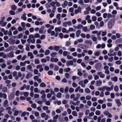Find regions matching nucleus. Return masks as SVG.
Masks as SVG:
<instances>
[{
    "mask_svg": "<svg viewBox=\"0 0 122 122\" xmlns=\"http://www.w3.org/2000/svg\"><path fill=\"white\" fill-rule=\"evenodd\" d=\"M57 54V53L56 52H54L51 53V57H56Z\"/></svg>",
    "mask_w": 122,
    "mask_h": 122,
    "instance_id": "20",
    "label": "nucleus"
},
{
    "mask_svg": "<svg viewBox=\"0 0 122 122\" xmlns=\"http://www.w3.org/2000/svg\"><path fill=\"white\" fill-rule=\"evenodd\" d=\"M91 38L92 39V41H95L96 44L97 43V38L94 35H92V36Z\"/></svg>",
    "mask_w": 122,
    "mask_h": 122,
    "instance_id": "5",
    "label": "nucleus"
},
{
    "mask_svg": "<svg viewBox=\"0 0 122 122\" xmlns=\"http://www.w3.org/2000/svg\"><path fill=\"white\" fill-rule=\"evenodd\" d=\"M4 46L5 48L8 47L9 46V45L6 42H5L4 43Z\"/></svg>",
    "mask_w": 122,
    "mask_h": 122,
    "instance_id": "48",
    "label": "nucleus"
},
{
    "mask_svg": "<svg viewBox=\"0 0 122 122\" xmlns=\"http://www.w3.org/2000/svg\"><path fill=\"white\" fill-rule=\"evenodd\" d=\"M7 87L5 86H4L3 87L2 91L4 92H7Z\"/></svg>",
    "mask_w": 122,
    "mask_h": 122,
    "instance_id": "18",
    "label": "nucleus"
},
{
    "mask_svg": "<svg viewBox=\"0 0 122 122\" xmlns=\"http://www.w3.org/2000/svg\"><path fill=\"white\" fill-rule=\"evenodd\" d=\"M35 63L36 64H39L40 63V61L38 59H36L35 60Z\"/></svg>",
    "mask_w": 122,
    "mask_h": 122,
    "instance_id": "36",
    "label": "nucleus"
},
{
    "mask_svg": "<svg viewBox=\"0 0 122 122\" xmlns=\"http://www.w3.org/2000/svg\"><path fill=\"white\" fill-rule=\"evenodd\" d=\"M102 83L101 81L100 80L97 81L96 82V85L97 86H100Z\"/></svg>",
    "mask_w": 122,
    "mask_h": 122,
    "instance_id": "16",
    "label": "nucleus"
},
{
    "mask_svg": "<svg viewBox=\"0 0 122 122\" xmlns=\"http://www.w3.org/2000/svg\"><path fill=\"white\" fill-rule=\"evenodd\" d=\"M46 8L47 9L50 8L51 7L50 4H49L48 3H47L46 4Z\"/></svg>",
    "mask_w": 122,
    "mask_h": 122,
    "instance_id": "47",
    "label": "nucleus"
},
{
    "mask_svg": "<svg viewBox=\"0 0 122 122\" xmlns=\"http://www.w3.org/2000/svg\"><path fill=\"white\" fill-rule=\"evenodd\" d=\"M115 15H112L110 13H108V14L107 17L108 18H110L114 17Z\"/></svg>",
    "mask_w": 122,
    "mask_h": 122,
    "instance_id": "19",
    "label": "nucleus"
},
{
    "mask_svg": "<svg viewBox=\"0 0 122 122\" xmlns=\"http://www.w3.org/2000/svg\"><path fill=\"white\" fill-rule=\"evenodd\" d=\"M17 73L16 71H14L13 72V75L14 77H15L17 76Z\"/></svg>",
    "mask_w": 122,
    "mask_h": 122,
    "instance_id": "43",
    "label": "nucleus"
},
{
    "mask_svg": "<svg viewBox=\"0 0 122 122\" xmlns=\"http://www.w3.org/2000/svg\"><path fill=\"white\" fill-rule=\"evenodd\" d=\"M31 107L33 108H36V104L33 103L31 105Z\"/></svg>",
    "mask_w": 122,
    "mask_h": 122,
    "instance_id": "44",
    "label": "nucleus"
},
{
    "mask_svg": "<svg viewBox=\"0 0 122 122\" xmlns=\"http://www.w3.org/2000/svg\"><path fill=\"white\" fill-rule=\"evenodd\" d=\"M78 46L83 49L88 48L87 46L85 44H79L78 45Z\"/></svg>",
    "mask_w": 122,
    "mask_h": 122,
    "instance_id": "3",
    "label": "nucleus"
},
{
    "mask_svg": "<svg viewBox=\"0 0 122 122\" xmlns=\"http://www.w3.org/2000/svg\"><path fill=\"white\" fill-rule=\"evenodd\" d=\"M73 64V61L72 60L67 61L66 62V65L67 66H68L70 65H72Z\"/></svg>",
    "mask_w": 122,
    "mask_h": 122,
    "instance_id": "6",
    "label": "nucleus"
},
{
    "mask_svg": "<svg viewBox=\"0 0 122 122\" xmlns=\"http://www.w3.org/2000/svg\"><path fill=\"white\" fill-rule=\"evenodd\" d=\"M18 113L19 111L17 110H15V111L14 115L15 116H16L18 115Z\"/></svg>",
    "mask_w": 122,
    "mask_h": 122,
    "instance_id": "40",
    "label": "nucleus"
},
{
    "mask_svg": "<svg viewBox=\"0 0 122 122\" xmlns=\"http://www.w3.org/2000/svg\"><path fill=\"white\" fill-rule=\"evenodd\" d=\"M41 67H42V66L41 65H38L36 66V68L37 69H39V68H41Z\"/></svg>",
    "mask_w": 122,
    "mask_h": 122,
    "instance_id": "56",
    "label": "nucleus"
},
{
    "mask_svg": "<svg viewBox=\"0 0 122 122\" xmlns=\"http://www.w3.org/2000/svg\"><path fill=\"white\" fill-rule=\"evenodd\" d=\"M95 114L97 115H99L100 114V112L99 111L97 110L95 112Z\"/></svg>",
    "mask_w": 122,
    "mask_h": 122,
    "instance_id": "35",
    "label": "nucleus"
},
{
    "mask_svg": "<svg viewBox=\"0 0 122 122\" xmlns=\"http://www.w3.org/2000/svg\"><path fill=\"white\" fill-rule=\"evenodd\" d=\"M115 19L113 18L111 19L107 24L108 27L109 28L111 29L112 27L114 25L115 22Z\"/></svg>",
    "mask_w": 122,
    "mask_h": 122,
    "instance_id": "1",
    "label": "nucleus"
},
{
    "mask_svg": "<svg viewBox=\"0 0 122 122\" xmlns=\"http://www.w3.org/2000/svg\"><path fill=\"white\" fill-rule=\"evenodd\" d=\"M69 90V87L68 86H66L65 88L64 89L65 91V92H66V93H67L68 92V91Z\"/></svg>",
    "mask_w": 122,
    "mask_h": 122,
    "instance_id": "32",
    "label": "nucleus"
},
{
    "mask_svg": "<svg viewBox=\"0 0 122 122\" xmlns=\"http://www.w3.org/2000/svg\"><path fill=\"white\" fill-rule=\"evenodd\" d=\"M40 36V35L38 33H36L35 35L34 36L33 38H38Z\"/></svg>",
    "mask_w": 122,
    "mask_h": 122,
    "instance_id": "29",
    "label": "nucleus"
},
{
    "mask_svg": "<svg viewBox=\"0 0 122 122\" xmlns=\"http://www.w3.org/2000/svg\"><path fill=\"white\" fill-rule=\"evenodd\" d=\"M14 93H11L9 97V98L10 100H12L14 97Z\"/></svg>",
    "mask_w": 122,
    "mask_h": 122,
    "instance_id": "7",
    "label": "nucleus"
},
{
    "mask_svg": "<svg viewBox=\"0 0 122 122\" xmlns=\"http://www.w3.org/2000/svg\"><path fill=\"white\" fill-rule=\"evenodd\" d=\"M56 4V6L58 7L60 6L61 5L60 3L57 1H55Z\"/></svg>",
    "mask_w": 122,
    "mask_h": 122,
    "instance_id": "63",
    "label": "nucleus"
},
{
    "mask_svg": "<svg viewBox=\"0 0 122 122\" xmlns=\"http://www.w3.org/2000/svg\"><path fill=\"white\" fill-rule=\"evenodd\" d=\"M70 69L69 67L67 68L65 70V69H64V70L66 72H68L70 71Z\"/></svg>",
    "mask_w": 122,
    "mask_h": 122,
    "instance_id": "53",
    "label": "nucleus"
},
{
    "mask_svg": "<svg viewBox=\"0 0 122 122\" xmlns=\"http://www.w3.org/2000/svg\"><path fill=\"white\" fill-rule=\"evenodd\" d=\"M100 52L99 51H97L95 53L94 55L96 56H98L99 55Z\"/></svg>",
    "mask_w": 122,
    "mask_h": 122,
    "instance_id": "34",
    "label": "nucleus"
},
{
    "mask_svg": "<svg viewBox=\"0 0 122 122\" xmlns=\"http://www.w3.org/2000/svg\"><path fill=\"white\" fill-rule=\"evenodd\" d=\"M54 48L53 49V50H55L56 51H57L59 50L60 49L59 46H54Z\"/></svg>",
    "mask_w": 122,
    "mask_h": 122,
    "instance_id": "15",
    "label": "nucleus"
},
{
    "mask_svg": "<svg viewBox=\"0 0 122 122\" xmlns=\"http://www.w3.org/2000/svg\"><path fill=\"white\" fill-rule=\"evenodd\" d=\"M23 36L22 34L21 33L18 35L17 38L19 39L20 38L22 37Z\"/></svg>",
    "mask_w": 122,
    "mask_h": 122,
    "instance_id": "39",
    "label": "nucleus"
},
{
    "mask_svg": "<svg viewBox=\"0 0 122 122\" xmlns=\"http://www.w3.org/2000/svg\"><path fill=\"white\" fill-rule=\"evenodd\" d=\"M92 19L93 21H95L97 20L96 17L95 16H93L92 17Z\"/></svg>",
    "mask_w": 122,
    "mask_h": 122,
    "instance_id": "41",
    "label": "nucleus"
},
{
    "mask_svg": "<svg viewBox=\"0 0 122 122\" xmlns=\"http://www.w3.org/2000/svg\"><path fill=\"white\" fill-rule=\"evenodd\" d=\"M11 43L12 45H14L15 43V40L13 39L11 40Z\"/></svg>",
    "mask_w": 122,
    "mask_h": 122,
    "instance_id": "59",
    "label": "nucleus"
},
{
    "mask_svg": "<svg viewBox=\"0 0 122 122\" xmlns=\"http://www.w3.org/2000/svg\"><path fill=\"white\" fill-rule=\"evenodd\" d=\"M115 43L116 44L118 43H122V38H120L116 40Z\"/></svg>",
    "mask_w": 122,
    "mask_h": 122,
    "instance_id": "9",
    "label": "nucleus"
},
{
    "mask_svg": "<svg viewBox=\"0 0 122 122\" xmlns=\"http://www.w3.org/2000/svg\"><path fill=\"white\" fill-rule=\"evenodd\" d=\"M72 85L74 87H76L77 86V84L74 82L72 83Z\"/></svg>",
    "mask_w": 122,
    "mask_h": 122,
    "instance_id": "54",
    "label": "nucleus"
},
{
    "mask_svg": "<svg viewBox=\"0 0 122 122\" xmlns=\"http://www.w3.org/2000/svg\"><path fill=\"white\" fill-rule=\"evenodd\" d=\"M81 32V30H78L77 31L76 33V36L77 37H79L80 35V34Z\"/></svg>",
    "mask_w": 122,
    "mask_h": 122,
    "instance_id": "11",
    "label": "nucleus"
},
{
    "mask_svg": "<svg viewBox=\"0 0 122 122\" xmlns=\"http://www.w3.org/2000/svg\"><path fill=\"white\" fill-rule=\"evenodd\" d=\"M74 11V9L72 7H71L69 9V11L70 12L72 13Z\"/></svg>",
    "mask_w": 122,
    "mask_h": 122,
    "instance_id": "46",
    "label": "nucleus"
},
{
    "mask_svg": "<svg viewBox=\"0 0 122 122\" xmlns=\"http://www.w3.org/2000/svg\"><path fill=\"white\" fill-rule=\"evenodd\" d=\"M73 27L76 28L77 27V28L78 29H81L83 27V25L81 24H79L77 26H74Z\"/></svg>",
    "mask_w": 122,
    "mask_h": 122,
    "instance_id": "10",
    "label": "nucleus"
},
{
    "mask_svg": "<svg viewBox=\"0 0 122 122\" xmlns=\"http://www.w3.org/2000/svg\"><path fill=\"white\" fill-rule=\"evenodd\" d=\"M95 28V26L93 25H91L90 26V29L91 30H93Z\"/></svg>",
    "mask_w": 122,
    "mask_h": 122,
    "instance_id": "38",
    "label": "nucleus"
},
{
    "mask_svg": "<svg viewBox=\"0 0 122 122\" xmlns=\"http://www.w3.org/2000/svg\"><path fill=\"white\" fill-rule=\"evenodd\" d=\"M40 86L42 87H45L46 86V84L43 82H42L40 84Z\"/></svg>",
    "mask_w": 122,
    "mask_h": 122,
    "instance_id": "21",
    "label": "nucleus"
},
{
    "mask_svg": "<svg viewBox=\"0 0 122 122\" xmlns=\"http://www.w3.org/2000/svg\"><path fill=\"white\" fill-rule=\"evenodd\" d=\"M11 7V9L14 10H15L17 8L16 6L15 5H12Z\"/></svg>",
    "mask_w": 122,
    "mask_h": 122,
    "instance_id": "17",
    "label": "nucleus"
},
{
    "mask_svg": "<svg viewBox=\"0 0 122 122\" xmlns=\"http://www.w3.org/2000/svg\"><path fill=\"white\" fill-rule=\"evenodd\" d=\"M61 93L60 92H59L57 94L56 97L59 98H60L61 97Z\"/></svg>",
    "mask_w": 122,
    "mask_h": 122,
    "instance_id": "27",
    "label": "nucleus"
},
{
    "mask_svg": "<svg viewBox=\"0 0 122 122\" xmlns=\"http://www.w3.org/2000/svg\"><path fill=\"white\" fill-rule=\"evenodd\" d=\"M23 94L24 96L27 97L28 96L29 93L28 92H24Z\"/></svg>",
    "mask_w": 122,
    "mask_h": 122,
    "instance_id": "55",
    "label": "nucleus"
},
{
    "mask_svg": "<svg viewBox=\"0 0 122 122\" xmlns=\"http://www.w3.org/2000/svg\"><path fill=\"white\" fill-rule=\"evenodd\" d=\"M77 74L79 76H81L82 75V73L80 71H78L77 73Z\"/></svg>",
    "mask_w": 122,
    "mask_h": 122,
    "instance_id": "64",
    "label": "nucleus"
},
{
    "mask_svg": "<svg viewBox=\"0 0 122 122\" xmlns=\"http://www.w3.org/2000/svg\"><path fill=\"white\" fill-rule=\"evenodd\" d=\"M101 64L100 63H98L95 65V66L96 69L98 71L100 70L101 68Z\"/></svg>",
    "mask_w": 122,
    "mask_h": 122,
    "instance_id": "2",
    "label": "nucleus"
},
{
    "mask_svg": "<svg viewBox=\"0 0 122 122\" xmlns=\"http://www.w3.org/2000/svg\"><path fill=\"white\" fill-rule=\"evenodd\" d=\"M48 108V107L46 106H44L43 107V109L44 110H47Z\"/></svg>",
    "mask_w": 122,
    "mask_h": 122,
    "instance_id": "60",
    "label": "nucleus"
},
{
    "mask_svg": "<svg viewBox=\"0 0 122 122\" xmlns=\"http://www.w3.org/2000/svg\"><path fill=\"white\" fill-rule=\"evenodd\" d=\"M26 14L24 13L23 15L22 16H21V18L23 20H26Z\"/></svg>",
    "mask_w": 122,
    "mask_h": 122,
    "instance_id": "13",
    "label": "nucleus"
},
{
    "mask_svg": "<svg viewBox=\"0 0 122 122\" xmlns=\"http://www.w3.org/2000/svg\"><path fill=\"white\" fill-rule=\"evenodd\" d=\"M75 34L74 33L71 34L70 35V36L71 37H72L73 38H75Z\"/></svg>",
    "mask_w": 122,
    "mask_h": 122,
    "instance_id": "45",
    "label": "nucleus"
},
{
    "mask_svg": "<svg viewBox=\"0 0 122 122\" xmlns=\"http://www.w3.org/2000/svg\"><path fill=\"white\" fill-rule=\"evenodd\" d=\"M71 44V42L68 41H67L66 42L65 46H69Z\"/></svg>",
    "mask_w": 122,
    "mask_h": 122,
    "instance_id": "24",
    "label": "nucleus"
},
{
    "mask_svg": "<svg viewBox=\"0 0 122 122\" xmlns=\"http://www.w3.org/2000/svg\"><path fill=\"white\" fill-rule=\"evenodd\" d=\"M61 14H58L56 15V18L58 20H60L61 17Z\"/></svg>",
    "mask_w": 122,
    "mask_h": 122,
    "instance_id": "31",
    "label": "nucleus"
},
{
    "mask_svg": "<svg viewBox=\"0 0 122 122\" xmlns=\"http://www.w3.org/2000/svg\"><path fill=\"white\" fill-rule=\"evenodd\" d=\"M82 30L85 32H86L87 30V27H86V26L84 27H83V28L82 29Z\"/></svg>",
    "mask_w": 122,
    "mask_h": 122,
    "instance_id": "51",
    "label": "nucleus"
},
{
    "mask_svg": "<svg viewBox=\"0 0 122 122\" xmlns=\"http://www.w3.org/2000/svg\"><path fill=\"white\" fill-rule=\"evenodd\" d=\"M14 52L13 51H11L8 54H7V56L9 58L13 57L14 56Z\"/></svg>",
    "mask_w": 122,
    "mask_h": 122,
    "instance_id": "4",
    "label": "nucleus"
},
{
    "mask_svg": "<svg viewBox=\"0 0 122 122\" xmlns=\"http://www.w3.org/2000/svg\"><path fill=\"white\" fill-rule=\"evenodd\" d=\"M104 23L103 21L100 22V25L101 27H102L104 25Z\"/></svg>",
    "mask_w": 122,
    "mask_h": 122,
    "instance_id": "57",
    "label": "nucleus"
},
{
    "mask_svg": "<svg viewBox=\"0 0 122 122\" xmlns=\"http://www.w3.org/2000/svg\"><path fill=\"white\" fill-rule=\"evenodd\" d=\"M59 36L61 39H62L63 38V35L62 33H60L59 34Z\"/></svg>",
    "mask_w": 122,
    "mask_h": 122,
    "instance_id": "42",
    "label": "nucleus"
},
{
    "mask_svg": "<svg viewBox=\"0 0 122 122\" xmlns=\"http://www.w3.org/2000/svg\"><path fill=\"white\" fill-rule=\"evenodd\" d=\"M32 76V74L31 72H29L28 73L27 75L26 76V78L27 79H28L30 78Z\"/></svg>",
    "mask_w": 122,
    "mask_h": 122,
    "instance_id": "8",
    "label": "nucleus"
},
{
    "mask_svg": "<svg viewBox=\"0 0 122 122\" xmlns=\"http://www.w3.org/2000/svg\"><path fill=\"white\" fill-rule=\"evenodd\" d=\"M86 11H89L91 10V8L90 7L88 6L86 8Z\"/></svg>",
    "mask_w": 122,
    "mask_h": 122,
    "instance_id": "62",
    "label": "nucleus"
},
{
    "mask_svg": "<svg viewBox=\"0 0 122 122\" xmlns=\"http://www.w3.org/2000/svg\"><path fill=\"white\" fill-rule=\"evenodd\" d=\"M26 87V85L25 84H24L23 86L21 87L20 90H23Z\"/></svg>",
    "mask_w": 122,
    "mask_h": 122,
    "instance_id": "61",
    "label": "nucleus"
},
{
    "mask_svg": "<svg viewBox=\"0 0 122 122\" xmlns=\"http://www.w3.org/2000/svg\"><path fill=\"white\" fill-rule=\"evenodd\" d=\"M55 4H56L55 2L54 1H53L50 3V5L52 7H54L56 6H55Z\"/></svg>",
    "mask_w": 122,
    "mask_h": 122,
    "instance_id": "23",
    "label": "nucleus"
},
{
    "mask_svg": "<svg viewBox=\"0 0 122 122\" xmlns=\"http://www.w3.org/2000/svg\"><path fill=\"white\" fill-rule=\"evenodd\" d=\"M80 86H78V87H77L75 89V91L76 92H77L79 90V89H80Z\"/></svg>",
    "mask_w": 122,
    "mask_h": 122,
    "instance_id": "50",
    "label": "nucleus"
},
{
    "mask_svg": "<svg viewBox=\"0 0 122 122\" xmlns=\"http://www.w3.org/2000/svg\"><path fill=\"white\" fill-rule=\"evenodd\" d=\"M15 49V47L14 46H9V47L7 49V50H8V51H11V50H14Z\"/></svg>",
    "mask_w": 122,
    "mask_h": 122,
    "instance_id": "14",
    "label": "nucleus"
},
{
    "mask_svg": "<svg viewBox=\"0 0 122 122\" xmlns=\"http://www.w3.org/2000/svg\"><path fill=\"white\" fill-rule=\"evenodd\" d=\"M74 89L72 88H70L69 90V92L71 93L73 92L74 91Z\"/></svg>",
    "mask_w": 122,
    "mask_h": 122,
    "instance_id": "49",
    "label": "nucleus"
},
{
    "mask_svg": "<svg viewBox=\"0 0 122 122\" xmlns=\"http://www.w3.org/2000/svg\"><path fill=\"white\" fill-rule=\"evenodd\" d=\"M55 30L56 32H57V31L60 32L61 30V27H60L58 28L56 27L55 28Z\"/></svg>",
    "mask_w": 122,
    "mask_h": 122,
    "instance_id": "12",
    "label": "nucleus"
},
{
    "mask_svg": "<svg viewBox=\"0 0 122 122\" xmlns=\"http://www.w3.org/2000/svg\"><path fill=\"white\" fill-rule=\"evenodd\" d=\"M85 42V43L89 44L90 45H91L92 44V42L90 40L86 41Z\"/></svg>",
    "mask_w": 122,
    "mask_h": 122,
    "instance_id": "22",
    "label": "nucleus"
},
{
    "mask_svg": "<svg viewBox=\"0 0 122 122\" xmlns=\"http://www.w3.org/2000/svg\"><path fill=\"white\" fill-rule=\"evenodd\" d=\"M9 13L11 15H14L15 14V12L12 10H10L9 11Z\"/></svg>",
    "mask_w": 122,
    "mask_h": 122,
    "instance_id": "25",
    "label": "nucleus"
},
{
    "mask_svg": "<svg viewBox=\"0 0 122 122\" xmlns=\"http://www.w3.org/2000/svg\"><path fill=\"white\" fill-rule=\"evenodd\" d=\"M114 90L116 92H117L118 91V88L117 86H115L114 87Z\"/></svg>",
    "mask_w": 122,
    "mask_h": 122,
    "instance_id": "28",
    "label": "nucleus"
},
{
    "mask_svg": "<svg viewBox=\"0 0 122 122\" xmlns=\"http://www.w3.org/2000/svg\"><path fill=\"white\" fill-rule=\"evenodd\" d=\"M72 114L74 116H77V113L75 111H72Z\"/></svg>",
    "mask_w": 122,
    "mask_h": 122,
    "instance_id": "26",
    "label": "nucleus"
},
{
    "mask_svg": "<svg viewBox=\"0 0 122 122\" xmlns=\"http://www.w3.org/2000/svg\"><path fill=\"white\" fill-rule=\"evenodd\" d=\"M21 25L24 28L25 27V22H23L21 23Z\"/></svg>",
    "mask_w": 122,
    "mask_h": 122,
    "instance_id": "58",
    "label": "nucleus"
},
{
    "mask_svg": "<svg viewBox=\"0 0 122 122\" xmlns=\"http://www.w3.org/2000/svg\"><path fill=\"white\" fill-rule=\"evenodd\" d=\"M50 53V51L49 50H46L45 52V55H47L49 54Z\"/></svg>",
    "mask_w": 122,
    "mask_h": 122,
    "instance_id": "33",
    "label": "nucleus"
},
{
    "mask_svg": "<svg viewBox=\"0 0 122 122\" xmlns=\"http://www.w3.org/2000/svg\"><path fill=\"white\" fill-rule=\"evenodd\" d=\"M45 38V36L44 35H42L40 37V39L42 40L44 39Z\"/></svg>",
    "mask_w": 122,
    "mask_h": 122,
    "instance_id": "52",
    "label": "nucleus"
},
{
    "mask_svg": "<svg viewBox=\"0 0 122 122\" xmlns=\"http://www.w3.org/2000/svg\"><path fill=\"white\" fill-rule=\"evenodd\" d=\"M85 91L88 93H89L90 92V91L88 88H86L85 90Z\"/></svg>",
    "mask_w": 122,
    "mask_h": 122,
    "instance_id": "30",
    "label": "nucleus"
},
{
    "mask_svg": "<svg viewBox=\"0 0 122 122\" xmlns=\"http://www.w3.org/2000/svg\"><path fill=\"white\" fill-rule=\"evenodd\" d=\"M53 73V72L51 71H49L48 72V74L49 75H52Z\"/></svg>",
    "mask_w": 122,
    "mask_h": 122,
    "instance_id": "37",
    "label": "nucleus"
}]
</instances>
